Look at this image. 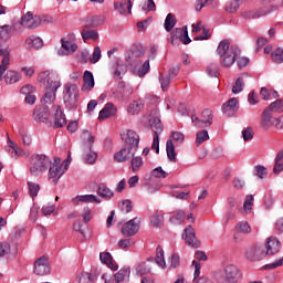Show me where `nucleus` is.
<instances>
[{"instance_id":"39448f33","label":"nucleus","mask_w":283,"mask_h":283,"mask_svg":"<svg viewBox=\"0 0 283 283\" xmlns=\"http://www.w3.org/2000/svg\"><path fill=\"white\" fill-rule=\"evenodd\" d=\"M52 160L45 155H33L30 158V174L31 176H41L43 171H48Z\"/></svg>"},{"instance_id":"58836bf2","label":"nucleus","mask_w":283,"mask_h":283,"mask_svg":"<svg viewBox=\"0 0 283 283\" xmlns=\"http://www.w3.org/2000/svg\"><path fill=\"white\" fill-rule=\"evenodd\" d=\"M156 264L160 266L161 269H165L167 266V262H165V250L160 245L156 249Z\"/></svg>"},{"instance_id":"2f4dec72","label":"nucleus","mask_w":283,"mask_h":283,"mask_svg":"<svg viewBox=\"0 0 283 283\" xmlns=\"http://www.w3.org/2000/svg\"><path fill=\"white\" fill-rule=\"evenodd\" d=\"M191 122L193 123L195 127H197L198 129H205L213 125V122H210L209 119H202L196 116L191 117Z\"/></svg>"},{"instance_id":"49530a36","label":"nucleus","mask_w":283,"mask_h":283,"mask_svg":"<svg viewBox=\"0 0 283 283\" xmlns=\"http://www.w3.org/2000/svg\"><path fill=\"white\" fill-rule=\"evenodd\" d=\"M77 283H94V279L92 277V273L82 272L77 275Z\"/></svg>"},{"instance_id":"f8f14e48","label":"nucleus","mask_w":283,"mask_h":283,"mask_svg":"<svg viewBox=\"0 0 283 283\" xmlns=\"http://www.w3.org/2000/svg\"><path fill=\"white\" fill-rule=\"evenodd\" d=\"M137 231H140V218L138 217L129 220L122 228V233L126 238H132L133 235H136Z\"/></svg>"},{"instance_id":"f03ea898","label":"nucleus","mask_w":283,"mask_h":283,"mask_svg":"<svg viewBox=\"0 0 283 283\" xmlns=\"http://www.w3.org/2000/svg\"><path fill=\"white\" fill-rule=\"evenodd\" d=\"M143 54H145V49H143L140 44L133 46V49L125 54L126 65L134 67L135 74L140 77L148 74L150 70L149 59L145 62L140 60Z\"/></svg>"},{"instance_id":"412c9836","label":"nucleus","mask_w":283,"mask_h":283,"mask_svg":"<svg viewBox=\"0 0 283 283\" xmlns=\"http://www.w3.org/2000/svg\"><path fill=\"white\" fill-rule=\"evenodd\" d=\"M116 106L113 103H107L99 112L98 118L99 120H105V118H112V116H116Z\"/></svg>"},{"instance_id":"ea45409f","label":"nucleus","mask_w":283,"mask_h":283,"mask_svg":"<svg viewBox=\"0 0 283 283\" xmlns=\"http://www.w3.org/2000/svg\"><path fill=\"white\" fill-rule=\"evenodd\" d=\"M6 83L9 85H12L14 83H19L21 81V74L14 72V71H8L4 77Z\"/></svg>"},{"instance_id":"4d7b16f0","label":"nucleus","mask_w":283,"mask_h":283,"mask_svg":"<svg viewBox=\"0 0 283 283\" xmlns=\"http://www.w3.org/2000/svg\"><path fill=\"white\" fill-rule=\"evenodd\" d=\"M137 275H147V273H151V268L146 263H142L136 266Z\"/></svg>"},{"instance_id":"13d9d810","label":"nucleus","mask_w":283,"mask_h":283,"mask_svg":"<svg viewBox=\"0 0 283 283\" xmlns=\"http://www.w3.org/2000/svg\"><path fill=\"white\" fill-rule=\"evenodd\" d=\"M253 195H248L245 197L244 203H243V209L245 211V213H251V209L253 207Z\"/></svg>"},{"instance_id":"69168bd1","label":"nucleus","mask_w":283,"mask_h":283,"mask_svg":"<svg viewBox=\"0 0 283 283\" xmlns=\"http://www.w3.org/2000/svg\"><path fill=\"white\" fill-rule=\"evenodd\" d=\"M101 56H102L101 46H95L90 62L93 63V64L98 63V61H101Z\"/></svg>"},{"instance_id":"680f3d73","label":"nucleus","mask_w":283,"mask_h":283,"mask_svg":"<svg viewBox=\"0 0 283 283\" xmlns=\"http://www.w3.org/2000/svg\"><path fill=\"white\" fill-rule=\"evenodd\" d=\"M127 73V69L124 65L117 64V67L114 72V78H123L125 74Z\"/></svg>"},{"instance_id":"864d4df0","label":"nucleus","mask_w":283,"mask_h":283,"mask_svg":"<svg viewBox=\"0 0 283 283\" xmlns=\"http://www.w3.org/2000/svg\"><path fill=\"white\" fill-rule=\"evenodd\" d=\"M192 266H195L193 282L195 283H205V279H198V277H200V264L198 263V261H192Z\"/></svg>"},{"instance_id":"1a4fd4ad","label":"nucleus","mask_w":283,"mask_h":283,"mask_svg":"<svg viewBox=\"0 0 283 283\" xmlns=\"http://www.w3.org/2000/svg\"><path fill=\"white\" fill-rule=\"evenodd\" d=\"M150 128L154 132L151 149L156 151V154H160V134L165 129L163 123L159 117H153L149 119Z\"/></svg>"},{"instance_id":"603ef678","label":"nucleus","mask_w":283,"mask_h":283,"mask_svg":"<svg viewBox=\"0 0 283 283\" xmlns=\"http://www.w3.org/2000/svg\"><path fill=\"white\" fill-rule=\"evenodd\" d=\"M266 167L262 165H258L254 167L253 176H258V178L264 179L266 178Z\"/></svg>"},{"instance_id":"a18cd8bd","label":"nucleus","mask_w":283,"mask_h":283,"mask_svg":"<svg viewBox=\"0 0 283 283\" xmlns=\"http://www.w3.org/2000/svg\"><path fill=\"white\" fill-rule=\"evenodd\" d=\"M264 8L266 14H271V12H275V10H280V8H283L282 0H272V3Z\"/></svg>"},{"instance_id":"774afa93","label":"nucleus","mask_w":283,"mask_h":283,"mask_svg":"<svg viewBox=\"0 0 283 283\" xmlns=\"http://www.w3.org/2000/svg\"><path fill=\"white\" fill-rule=\"evenodd\" d=\"M153 176L155 178H167L168 174L163 170V167H157L153 170Z\"/></svg>"},{"instance_id":"a211bd4d","label":"nucleus","mask_w":283,"mask_h":283,"mask_svg":"<svg viewBox=\"0 0 283 283\" xmlns=\"http://www.w3.org/2000/svg\"><path fill=\"white\" fill-rule=\"evenodd\" d=\"M136 149L132 147L122 148L118 153L114 155V158L117 163H125V160H129L133 156H136Z\"/></svg>"},{"instance_id":"f257e3e1","label":"nucleus","mask_w":283,"mask_h":283,"mask_svg":"<svg viewBox=\"0 0 283 283\" xmlns=\"http://www.w3.org/2000/svg\"><path fill=\"white\" fill-rule=\"evenodd\" d=\"M38 80L40 83H43L46 92L42 98L43 107L35 108L33 111L34 119L39 120L40 123H45L50 116H52L53 126L56 129L64 127L67 119L65 118L63 109H61V106L59 105H52V103L56 101V90L61 87V78L59 77V74L44 71L39 74ZM50 105H52L51 108Z\"/></svg>"},{"instance_id":"09e8293b","label":"nucleus","mask_w":283,"mask_h":283,"mask_svg":"<svg viewBox=\"0 0 283 283\" xmlns=\"http://www.w3.org/2000/svg\"><path fill=\"white\" fill-rule=\"evenodd\" d=\"M129 277V269H122L115 274V280L117 283L125 282Z\"/></svg>"},{"instance_id":"393cba45","label":"nucleus","mask_w":283,"mask_h":283,"mask_svg":"<svg viewBox=\"0 0 283 283\" xmlns=\"http://www.w3.org/2000/svg\"><path fill=\"white\" fill-rule=\"evenodd\" d=\"M134 0H122L120 2H115L114 3V10L119 12V14H125V6L128 14H132V8Z\"/></svg>"},{"instance_id":"5fc2aeb1","label":"nucleus","mask_w":283,"mask_h":283,"mask_svg":"<svg viewBox=\"0 0 283 283\" xmlns=\"http://www.w3.org/2000/svg\"><path fill=\"white\" fill-rule=\"evenodd\" d=\"M239 233H251V226L247 221H241L237 224Z\"/></svg>"},{"instance_id":"37998d69","label":"nucleus","mask_w":283,"mask_h":283,"mask_svg":"<svg viewBox=\"0 0 283 283\" xmlns=\"http://www.w3.org/2000/svg\"><path fill=\"white\" fill-rule=\"evenodd\" d=\"M268 109L271 111L273 114L274 112H277L279 114H282L283 112V99H276L275 102L271 103Z\"/></svg>"},{"instance_id":"3c124183","label":"nucleus","mask_w":283,"mask_h":283,"mask_svg":"<svg viewBox=\"0 0 283 283\" xmlns=\"http://www.w3.org/2000/svg\"><path fill=\"white\" fill-rule=\"evenodd\" d=\"M242 90H244V78L239 77L232 86V94H240Z\"/></svg>"},{"instance_id":"f3484780","label":"nucleus","mask_w":283,"mask_h":283,"mask_svg":"<svg viewBox=\"0 0 283 283\" xmlns=\"http://www.w3.org/2000/svg\"><path fill=\"white\" fill-rule=\"evenodd\" d=\"M0 56H2L0 64V81H3L8 67H10V49H0Z\"/></svg>"},{"instance_id":"052dcab7","label":"nucleus","mask_w":283,"mask_h":283,"mask_svg":"<svg viewBox=\"0 0 283 283\" xmlns=\"http://www.w3.org/2000/svg\"><path fill=\"white\" fill-rule=\"evenodd\" d=\"M19 134L22 138L23 145L25 146L31 145L32 137L30 136V134H28V130H25L24 128H20Z\"/></svg>"},{"instance_id":"bf43d9fd","label":"nucleus","mask_w":283,"mask_h":283,"mask_svg":"<svg viewBox=\"0 0 283 283\" xmlns=\"http://www.w3.org/2000/svg\"><path fill=\"white\" fill-rule=\"evenodd\" d=\"M271 56L274 63H283V49L277 48L274 52H272Z\"/></svg>"},{"instance_id":"338daca9","label":"nucleus","mask_w":283,"mask_h":283,"mask_svg":"<svg viewBox=\"0 0 283 283\" xmlns=\"http://www.w3.org/2000/svg\"><path fill=\"white\" fill-rule=\"evenodd\" d=\"M132 209H134V206L132 205V200L129 199H126L122 202V207H120V210L124 212V213H130Z\"/></svg>"},{"instance_id":"a878e982","label":"nucleus","mask_w":283,"mask_h":283,"mask_svg":"<svg viewBox=\"0 0 283 283\" xmlns=\"http://www.w3.org/2000/svg\"><path fill=\"white\" fill-rule=\"evenodd\" d=\"M266 9L261 7L259 9L248 10L242 13L243 19H260V17H266Z\"/></svg>"},{"instance_id":"79ce46f5","label":"nucleus","mask_w":283,"mask_h":283,"mask_svg":"<svg viewBox=\"0 0 283 283\" xmlns=\"http://www.w3.org/2000/svg\"><path fill=\"white\" fill-rule=\"evenodd\" d=\"M159 83L161 85V90L163 92H167L168 87H169V83H171V75L168 74H160L159 75Z\"/></svg>"},{"instance_id":"6e6d98bb","label":"nucleus","mask_w":283,"mask_h":283,"mask_svg":"<svg viewBox=\"0 0 283 283\" xmlns=\"http://www.w3.org/2000/svg\"><path fill=\"white\" fill-rule=\"evenodd\" d=\"M27 43L29 45H32V48H35L36 50H39V48H43V40L41 38H29L27 40Z\"/></svg>"},{"instance_id":"c756f323","label":"nucleus","mask_w":283,"mask_h":283,"mask_svg":"<svg viewBox=\"0 0 283 283\" xmlns=\"http://www.w3.org/2000/svg\"><path fill=\"white\" fill-rule=\"evenodd\" d=\"M62 43V54H74V52H76V50H78V45H76V43H73L71 41H67L65 39L61 40Z\"/></svg>"},{"instance_id":"0eeeda50","label":"nucleus","mask_w":283,"mask_h":283,"mask_svg":"<svg viewBox=\"0 0 283 283\" xmlns=\"http://www.w3.org/2000/svg\"><path fill=\"white\" fill-rule=\"evenodd\" d=\"M83 140H84V163L86 165H94L98 159V154L92 150L94 147V136L90 133V130H83Z\"/></svg>"},{"instance_id":"bb28decb","label":"nucleus","mask_w":283,"mask_h":283,"mask_svg":"<svg viewBox=\"0 0 283 283\" xmlns=\"http://www.w3.org/2000/svg\"><path fill=\"white\" fill-rule=\"evenodd\" d=\"M238 98L232 97L227 103L223 104L222 112L228 116H233L235 114V109L238 107Z\"/></svg>"},{"instance_id":"c03bdc74","label":"nucleus","mask_w":283,"mask_h":283,"mask_svg":"<svg viewBox=\"0 0 283 283\" xmlns=\"http://www.w3.org/2000/svg\"><path fill=\"white\" fill-rule=\"evenodd\" d=\"M171 224H182L185 222V211L178 210L176 216L170 217Z\"/></svg>"},{"instance_id":"8fccbe9b","label":"nucleus","mask_w":283,"mask_h":283,"mask_svg":"<svg viewBox=\"0 0 283 283\" xmlns=\"http://www.w3.org/2000/svg\"><path fill=\"white\" fill-rule=\"evenodd\" d=\"M209 140V132L207 130H200L197 133V137H196V144L198 146L202 145V143Z\"/></svg>"},{"instance_id":"20e7f679","label":"nucleus","mask_w":283,"mask_h":283,"mask_svg":"<svg viewBox=\"0 0 283 283\" xmlns=\"http://www.w3.org/2000/svg\"><path fill=\"white\" fill-rule=\"evenodd\" d=\"M70 163H72V153L70 151L67 158L64 160V166L61 164V158H55L54 163L51 161V165H49V180H51L53 185H56V182L61 180L63 174L67 171Z\"/></svg>"},{"instance_id":"de8ad7c7","label":"nucleus","mask_w":283,"mask_h":283,"mask_svg":"<svg viewBox=\"0 0 283 283\" xmlns=\"http://www.w3.org/2000/svg\"><path fill=\"white\" fill-rule=\"evenodd\" d=\"M28 187L31 198H36V196H39V191H41V186H39V184L28 181Z\"/></svg>"},{"instance_id":"e2e57ef3","label":"nucleus","mask_w":283,"mask_h":283,"mask_svg":"<svg viewBox=\"0 0 283 283\" xmlns=\"http://www.w3.org/2000/svg\"><path fill=\"white\" fill-rule=\"evenodd\" d=\"M171 138L177 145H182L185 143V134L180 132H172Z\"/></svg>"},{"instance_id":"cd10ccee","label":"nucleus","mask_w":283,"mask_h":283,"mask_svg":"<svg viewBox=\"0 0 283 283\" xmlns=\"http://www.w3.org/2000/svg\"><path fill=\"white\" fill-rule=\"evenodd\" d=\"M275 120H273V113L271 109L265 108L262 114V120H261V126L263 129H269L274 125Z\"/></svg>"},{"instance_id":"7c9ffc66","label":"nucleus","mask_w":283,"mask_h":283,"mask_svg":"<svg viewBox=\"0 0 283 283\" xmlns=\"http://www.w3.org/2000/svg\"><path fill=\"white\" fill-rule=\"evenodd\" d=\"M97 195L101 198H104L105 200H112V198H114V191H112V189H109L105 185H99V187L97 189Z\"/></svg>"},{"instance_id":"4c0bfd02","label":"nucleus","mask_w":283,"mask_h":283,"mask_svg":"<svg viewBox=\"0 0 283 283\" xmlns=\"http://www.w3.org/2000/svg\"><path fill=\"white\" fill-rule=\"evenodd\" d=\"M283 171V149L280 150L275 157V164L273 168V174H282Z\"/></svg>"},{"instance_id":"dca6fc26","label":"nucleus","mask_w":283,"mask_h":283,"mask_svg":"<svg viewBox=\"0 0 283 283\" xmlns=\"http://www.w3.org/2000/svg\"><path fill=\"white\" fill-rule=\"evenodd\" d=\"M35 275H48L50 274V264L48 263V258L41 256L34 263Z\"/></svg>"},{"instance_id":"6ab92c4d","label":"nucleus","mask_w":283,"mask_h":283,"mask_svg":"<svg viewBox=\"0 0 283 283\" xmlns=\"http://www.w3.org/2000/svg\"><path fill=\"white\" fill-rule=\"evenodd\" d=\"M172 35L178 41H181L184 45H189V43H191V38H189V31L187 30V27L175 29L172 31Z\"/></svg>"},{"instance_id":"f704fd0d","label":"nucleus","mask_w":283,"mask_h":283,"mask_svg":"<svg viewBox=\"0 0 283 283\" xmlns=\"http://www.w3.org/2000/svg\"><path fill=\"white\" fill-rule=\"evenodd\" d=\"M17 255V248L12 250L10 248V243L8 242H0V258H3V255Z\"/></svg>"},{"instance_id":"2eb2a0df","label":"nucleus","mask_w":283,"mask_h":283,"mask_svg":"<svg viewBox=\"0 0 283 283\" xmlns=\"http://www.w3.org/2000/svg\"><path fill=\"white\" fill-rule=\"evenodd\" d=\"M265 255H275V253H280L282 249V243L275 237H270L266 240V243L263 245Z\"/></svg>"},{"instance_id":"0e129e2a","label":"nucleus","mask_w":283,"mask_h":283,"mask_svg":"<svg viewBox=\"0 0 283 283\" xmlns=\"http://www.w3.org/2000/svg\"><path fill=\"white\" fill-rule=\"evenodd\" d=\"M242 138L245 143H249V140H253V128L248 127L242 130Z\"/></svg>"},{"instance_id":"aec40b11","label":"nucleus","mask_w":283,"mask_h":283,"mask_svg":"<svg viewBox=\"0 0 283 283\" xmlns=\"http://www.w3.org/2000/svg\"><path fill=\"white\" fill-rule=\"evenodd\" d=\"M96 24H94V22L88 23L84 27V29L82 30L81 34H82V39L83 41H90V39H92V41H97L98 40V32L96 30H86L85 28H94Z\"/></svg>"},{"instance_id":"7ed1b4c3","label":"nucleus","mask_w":283,"mask_h":283,"mask_svg":"<svg viewBox=\"0 0 283 283\" xmlns=\"http://www.w3.org/2000/svg\"><path fill=\"white\" fill-rule=\"evenodd\" d=\"M217 54L220 57V63L223 67H231L238 56H240V48L237 45H232L229 43V40H222L218 48Z\"/></svg>"},{"instance_id":"4468645a","label":"nucleus","mask_w":283,"mask_h":283,"mask_svg":"<svg viewBox=\"0 0 283 283\" xmlns=\"http://www.w3.org/2000/svg\"><path fill=\"white\" fill-rule=\"evenodd\" d=\"M182 238L188 247H192V249H200V241L196 239V231L193 230V227L188 226L184 230Z\"/></svg>"},{"instance_id":"c9c22d12","label":"nucleus","mask_w":283,"mask_h":283,"mask_svg":"<svg viewBox=\"0 0 283 283\" xmlns=\"http://www.w3.org/2000/svg\"><path fill=\"white\" fill-rule=\"evenodd\" d=\"M143 165H145L143 157L135 156V155L132 157L130 167H132V171H134V174H136L137 171H140V168L143 167Z\"/></svg>"},{"instance_id":"5701e85b","label":"nucleus","mask_w":283,"mask_h":283,"mask_svg":"<svg viewBox=\"0 0 283 283\" xmlns=\"http://www.w3.org/2000/svg\"><path fill=\"white\" fill-rule=\"evenodd\" d=\"M143 109H145V103H143V99L133 101L127 106V112L130 116H138V114L143 112Z\"/></svg>"},{"instance_id":"6e6552de","label":"nucleus","mask_w":283,"mask_h":283,"mask_svg":"<svg viewBox=\"0 0 283 283\" xmlns=\"http://www.w3.org/2000/svg\"><path fill=\"white\" fill-rule=\"evenodd\" d=\"M218 283H238L240 280V270L235 265H227L224 271H219L214 274Z\"/></svg>"},{"instance_id":"a19ab883","label":"nucleus","mask_w":283,"mask_h":283,"mask_svg":"<svg viewBox=\"0 0 283 283\" xmlns=\"http://www.w3.org/2000/svg\"><path fill=\"white\" fill-rule=\"evenodd\" d=\"M240 6H242V0H230L226 3V11L233 14V12L240 10Z\"/></svg>"},{"instance_id":"b1692460","label":"nucleus","mask_w":283,"mask_h":283,"mask_svg":"<svg viewBox=\"0 0 283 283\" xmlns=\"http://www.w3.org/2000/svg\"><path fill=\"white\" fill-rule=\"evenodd\" d=\"M99 260L103 264H106L108 269H112V271H118V264H116L109 252L99 253Z\"/></svg>"},{"instance_id":"9d476101","label":"nucleus","mask_w":283,"mask_h":283,"mask_svg":"<svg viewBox=\"0 0 283 283\" xmlns=\"http://www.w3.org/2000/svg\"><path fill=\"white\" fill-rule=\"evenodd\" d=\"M245 258L251 262H260L266 258V251L263 245H254L245 250Z\"/></svg>"},{"instance_id":"473e14b6","label":"nucleus","mask_w":283,"mask_h":283,"mask_svg":"<svg viewBox=\"0 0 283 283\" xmlns=\"http://www.w3.org/2000/svg\"><path fill=\"white\" fill-rule=\"evenodd\" d=\"M176 23H177L176 15H174V13H168L164 22V28L166 32H171V30L176 28Z\"/></svg>"},{"instance_id":"9b49d317","label":"nucleus","mask_w":283,"mask_h":283,"mask_svg":"<svg viewBox=\"0 0 283 283\" xmlns=\"http://www.w3.org/2000/svg\"><path fill=\"white\" fill-rule=\"evenodd\" d=\"M122 140L128 145V147L138 151V145H140V136L133 129H127L120 134Z\"/></svg>"},{"instance_id":"c85d7f7f","label":"nucleus","mask_w":283,"mask_h":283,"mask_svg":"<svg viewBox=\"0 0 283 283\" xmlns=\"http://www.w3.org/2000/svg\"><path fill=\"white\" fill-rule=\"evenodd\" d=\"M84 85L82 86V92H92L94 90V74L90 71L84 72Z\"/></svg>"},{"instance_id":"4be33fe9","label":"nucleus","mask_w":283,"mask_h":283,"mask_svg":"<svg viewBox=\"0 0 283 283\" xmlns=\"http://www.w3.org/2000/svg\"><path fill=\"white\" fill-rule=\"evenodd\" d=\"M80 202H95L96 205H101L99 199L95 195H78L72 199L73 205H80Z\"/></svg>"},{"instance_id":"ddd939ff","label":"nucleus","mask_w":283,"mask_h":283,"mask_svg":"<svg viewBox=\"0 0 283 283\" xmlns=\"http://www.w3.org/2000/svg\"><path fill=\"white\" fill-rule=\"evenodd\" d=\"M20 24L29 30H34V28H39L41 25V17L33 15L32 12L29 11L27 14L22 15Z\"/></svg>"},{"instance_id":"72a5a7b5","label":"nucleus","mask_w":283,"mask_h":283,"mask_svg":"<svg viewBox=\"0 0 283 283\" xmlns=\"http://www.w3.org/2000/svg\"><path fill=\"white\" fill-rule=\"evenodd\" d=\"M12 36V27L10 24L0 25L1 41H10Z\"/></svg>"},{"instance_id":"423d86ee","label":"nucleus","mask_w":283,"mask_h":283,"mask_svg":"<svg viewBox=\"0 0 283 283\" xmlns=\"http://www.w3.org/2000/svg\"><path fill=\"white\" fill-rule=\"evenodd\" d=\"M78 86L73 83H66L63 91V101L66 109H76L78 107Z\"/></svg>"},{"instance_id":"e433bc0d","label":"nucleus","mask_w":283,"mask_h":283,"mask_svg":"<svg viewBox=\"0 0 283 283\" xmlns=\"http://www.w3.org/2000/svg\"><path fill=\"white\" fill-rule=\"evenodd\" d=\"M166 151H167L168 159L171 163H175L176 161V146L174 145V140H171V139L167 140Z\"/></svg>"}]
</instances>
